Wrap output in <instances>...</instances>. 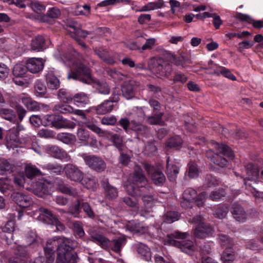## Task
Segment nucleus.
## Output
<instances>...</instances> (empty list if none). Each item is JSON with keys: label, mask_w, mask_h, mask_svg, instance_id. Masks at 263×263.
Segmentation results:
<instances>
[{"label": "nucleus", "mask_w": 263, "mask_h": 263, "mask_svg": "<svg viewBox=\"0 0 263 263\" xmlns=\"http://www.w3.org/2000/svg\"><path fill=\"white\" fill-rule=\"evenodd\" d=\"M126 191L129 195H141L144 190H152L140 165L136 164L130 178L125 184Z\"/></svg>", "instance_id": "f257e3e1"}, {"label": "nucleus", "mask_w": 263, "mask_h": 263, "mask_svg": "<svg viewBox=\"0 0 263 263\" xmlns=\"http://www.w3.org/2000/svg\"><path fill=\"white\" fill-rule=\"evenodd\" d=\"M57 242V255L55 263H78L79 258L72 251L77 247V243L69 238H60Z\"/></svg>", "instance_id": "f03ea898"}, {"label": "nucleus", "mask_w": 263, "mask_h": 263, "mask_svg": "<svg viewBox=\"0 0 263 263\" xmlns=\"http://www.w3.org/2000/svg\"><path fill=\"white\" fill-rule=\"evenodd\" d=\"M213 149L216 151L214 152L211 149L208 150L206 152V157L215 164L221 167L226 166L228 163L227 160L222 156L233 157V154L231 149L228 146L220 144L216 142L212 143Z\"/></svg>", "instance_id": "7ed1b4c3"}, {"label": "nucleus", "mask_w": 263, "mask_h": 263, "mask_svg": "<svg viewBox=\"0 0 263 263\" xmlns=\"http://www.w3.org/2000/svg\"><path fill=\"white\" fill-rule=\"evenodd\" d=\"M189 236L187 233H182L178 231H174L171 234L167 235L164 239V244L169 245L177 247L187 254H192L194 251L193 242L191 240L178 241L174 239H183Z\"/></svg>", "instance_id": "20e7f679"}, {"label": "nucleus", "mask_w": 263, "mask_h": 263, "mask_svg": "<svg viewBox=\"0 0 263 263\" xmlns=\"http://www.w3.org/2000/svg\"><path fill=\"white\" fill-rule=\"evenodd\" d=\"M148 67L158 77L168 78L173 71L171 64L162 59H151L148 62Z\"/></svg>", "instance_id": "39448f33"}, {"label": "nucleus", "mask_w": 263, "mask_h": 263, "mask_svg": "<svg viewBox=\"0 0 263 263\" xmlns=\"http://www.w3.org/2000/svg\"><path fill=\"white\" fill-rule=\"evenodd\" d=\"M68 79H73L82 82L90 84L93 82L90 69L82 63H76L71 72L68 75Z\"/></svg>", "instance_id": "423d86ee"}, {"label": "nucleus", "mask_w": 263, "mask_h": 263, "mask_svg": "<svg viewBox=\"0 0 263 263\" xmlns=\"http://www.w3.org/2000/svg\"><path fill=\"white\" fill-rule=\"evenodd\" d=\"M42 125L44 126L54 127L57 128H68L73 129L76 124L73 122L63 120L54 114L46 115L42 118Z\"/></svg>", "instance_id": "0eeeda50"}, {"label": "nucleus", "mask_w": 263, "mask_h": 263, "mask_svg": "<svg viewBox=\"0 0 263 263\" xmlns=\"http://www.w3.org/2000/svg\"><path fill=\"white\" fill-rule=\"evenodd\" d=\"M82 157L85 163L91 169L100 173L105 171L106 164L101 157L96 155L83 154Z\"/></svg>", "instance_id": "6e6552de"}, {"label": "nucleus", "mask_w": 263, "mask_h": 263, "mask_svg": "<svg viewBox=\"0 0 263 263\" xmlns=\"http://www.w3.org/2000/svg\"><path fill=\"white\" fill-rule=\"evenodd\" d=\"M11 198L19 206L23 208H27L33 203L29 195L22 193L14 192L11 195Z\"/></svg>", "instance_id": "1a4fd4ad"}, {"label": "nucleus", "mask_w": 263, "mask_h": 263, "mask_svg": "<svg viewBox=\"0 0 263 263\" xmlns=\"http://www.w3.org/2000/svg\"><path fill=\"white\" fill-rule=\"evenodd\" d=\"M64 169L66 176L71 180L80 181L83 179V173L77 166L67 164Z\"/></svg>", "instance_id": "9d476101"}, {"label": "nucleus", "mask_w": 263, "mask_h": 263, "mask_svg": "<svg viewBox=\"0 0 263 263\" xmlns=\"http://www.w3.org/2000/svg\"><path fill=\"white\" fill-rule=\"evenodd\" d=\"M101 185L104 189L105 196L107 199L113 200L118 197L117 189L109 184L108 179L105 178L101 180Z\"/></svg>", "instance_id": "9b49d317"}, {"label": "nucleus", "mask_w": 263, "mask_h": 263, "mask_svg": "<svg viewBox=\"0 0 263 263\" xmlns=\"http://www.w3.org/2000/svg\"><path fill=\"white\" fill-rule=\"evenodd\" d=\"M202 225L197 226L194 230V235L199 238H204L211 234L214 230L213 227L209 223L205 222Z\"/></svg>", "instance_id": "f8f14e48"}, {"label": "nucleus", "mask_w": 263, "mask_h": 263, "mask_svg": "<svg viewBox=\"0 0 263 263\" xmlns=\"http://www.w3.org/2000/svg\"><path fill=\"white\" fill-rule=\"evenodd\" d=\"M57 245V242L55 240H49L47 241L46 247L44 248L45 256L46 263H53L54 258V251L53 249Z\"/></svg>", "instance_id": "ddd939ff"}, {"label": "nucleus", "mask_w": 263, "mask_h": 263, "mask_svg": "<svg viewBox=\"0 0 263 263\" xmlns=\"http://www.w3.org/2000/svg\"><path fill=\"white\" fill-rule=\"evenodd\" d=\"M26 64L28 70L32 73L39 72L44 67L43 60L41 58H30L27 61Z\"/></svg>", "instance_id": "4468645a"}, {"label": "nucleus", "mask_w": 263, "mask_h": 263, "mask_svg": "<svg viewBox=\"0 0 263 263\" xmlns=\"http://www.w3.org/2000/svg\"><path fill=\"white\" fill-rule=\"evenodd\" d=\"M54 183L58 190L62 193L72 196H78V191L72 187H68L64 183L63 180L57 178L54 181Z\"/></svg>", "instance_id": "2eb2a0df"}, {"label": "nucleus", "mask_w": 263, "mask_h": 263, "mask_svg": "<svg viewBox=\"0 0 263 263\" xmlns=\"http://www.w3.org/2000/svg\"><path fill=\"white\" fill-rule=\"evenodd\" d=\"M93 50L96 54L106 63L109 65H113L115 63V57L106 49L99 47L94 48Z\"/></svg>", "instance_id": "dca6fc26"}, {"label": "nucleus", "mask_w": 263, "mask_h": 263, "mask_svg": "<svg viewBox=\"0 0 263 263\" xmlns=\"http://www.w3.org/2000/svg\"><path fill=\"white\" fill-rule=\"evenodd\" d=\"M106 135L108 136L109 140L120 152H123L125 150L126 146L123 143L122 136L109 132H107Z\"/></svg>", "instance_id": "f3484780"}, {"label": "nucleus", "mask_w": 263, "mask_h": 263, "mask_svg": "<svg viewBox=\"0 0 263 263\" xmlns=\"http://www.w3.org/2000/svg\"><path fill=\"white\" fill-rule=\"evenodd\" d=\"M14 225L13 221L9 220L3 228L2 237L5 239L6 242L8 245L11 244L13 240V235L11 232L14 231Z\"/></svg>", "instance_id": "a211bd4d"}, {"label": "nucleus", "mask_w": 263, "mask_h": 263, "mask_svg": "<svg viewBox=\"0 0 263 263\" xmlns=\"http://www.w3.org/2000/svg\"><path fill=\"white\" fill-rule=\"evenodd\" d=\"M135 82L134 81L124 82L121 86L122 95L126 99H131L135 96Z\"/></svg>", "instance_id": "6ab92c4d"}, {"label": "nucleus", "mask_w": 263, "mask_h": 263, "mask_svg": "<svg viewBox=\"0 0 263 263\" xmlns=\"http://www.w3.org/2000/svg\"><path fill=\"white\" fill-rule=\"evenodd\" d=\"M46 152L53 157L64 159L69 157L67 153L63 150L55 145H49L46 147Z\"/></svg>", "instance_id": "aec40b11"}, {"label": "nucleus", "mask_w": 263, "mask_h": 263, "mask_svg": "<svg viewBox=\"0 0 263 263\" xmlns=\"http://www.w3.org/2000/svg\"><path fill=\"white\" fill-rule=\"evenodd\" d=\"M40 218L44 222L48 224H52L57 217L53 214L52 212L49 210L44 208H40Z\"/></svg>", "instance_id": "412c9836"}, {"label": "nucleus", "mask_w": 263, "mask_h": 263, "mask_svg": "<svg viewBox=\"0 0 263 263\" xmlns=\"http://www.w3.org/2000/svg\"><path fill=\"white\" fill-rule=\"evenodd\" d=\"M126 242V238L124 236L115 238L110 240L108 250L120 254L122 247L125 245Z\"/></svg>", "instance_id": "4be33fe9"}, {"label": "nucleus", "mask_w": 263, "mask_h": 263, "mask_svg": "<svg viewBox=\"0 0 263 263\" xmlns=\"http://www.w3.org/2000/svg\"><path fill=\"white\" fill-rule=\"evenodd\" d=\"M170 157L168 156L166 160V174L168 179L171 181H174L175 180L179 173V167L173 163H170Z\"/></svg>", "instance_id": "5701e85b"}, {"label": "nucleus", "mask_w": 263, "mask_h": 263, "mask_svg": "<svg viewBox=\"0 0 263 263\" xmlns=\"http://www.w3.org/2000/svg\"><path fill=\"white\" fill-rule=\"evenodd\" d=\"M21 100L22 103L30 111H39L41 108V107L43 106L42 104L33 100L30 97H22Z\"/></svg>", "instance_id": "b1692460"}, {"label": "nucleus", "mask_w": 263, "mask_h": 263, "mask_svg": "<svg viewBox=\"0 0 263 263\" xmlns=\"http://www.w3.org/2000/svg\"><path fill=\"white\" fill-rule=\"evenodd\" d=\"M231 212L233 217L237 221L243 222L246 220L247 214L241 205L237 204H233Z\"/></svg>", "instance_id": "393cba45"}, {"label": "nucleus", "mask_w": 263, "mask_h": 263, "mask_svg": "<svg viewBox=\"0 0 263 263\" xmlns=\"http://www.w3.org/2000/svg\"><path fill=\"white\" fill-rule=\"evenodd\" d=\"M132 196H141L142 200L145 206H149L156 201L153 189L152 190H144L142 194L139 195H132Z\"/></svg>", "instance_id": "a878e982"}, {"label": "nucleus", "mask_w": 263, "mask_h": 263, "mask_svg": "<svg viewBox=\"0 0 263 263\" xmlns=\"http://www.w3.org/2000/svg\"><path fill=\"white\" fill-rule=\"evenodd\" d=\"M130 129L135 132L138 136H146L149 132V128L146 125L132 120L130 123Z\"/></svg>", "instance_id": "bb28decb"}, {"label": "nucleus", "mask_w": 263, "mask_h": 263, "mask_svg": "<svg viewBox=\"0 0 263 263\" xmlns=\"http://www.w3.org/2000/svg\"><path fill=\"white\" fill-rule=\"evenodd\" d=\"M78 196H74L77 198L76 202L72 203L68 208V212L74 217H78L80 214V208L83 201V195L78 191Z\"/></svg>", "instance_id": "cd10ccee"}, {"label": "nucleus", "mask_w": 263, "mask_h": 263, "mask_svg": "<svg viewBox=\"0 0 263 263\" xmlns=\"http://www.w3.org/2000/svg\"><path fill=\"white\" fill-rule=\"evenodd\" d=\"M46 82L49 89H57L60 87V82L52 72H49L46 74Z\"/></svg>", "instance_id": "c85d7f7f"}, {"label": "nucleus", "mask_w": 263, "mask_h": 263, "mask_svg": "<svg viewBox=\"0 0 263 263\" xmlns=\"http://www.w3.org/2000/svg\"><path fill=\"white\" fill-rule=\"evenodd\" d=\"M24 173L26 177L30 180L34 179L42 175L40 170L35 165L31 164H27L25 166Z\"/></svg>", "instance_id": "c756f323"}, {"label": "nucleus", "mask_w": 263, "mask_h": 263, "mask_svg": "<svg viewBox=\"0 0 263 263\" xmlns=\"http://www.w3.org/2000/svg\"><path fill=\"white\" fill-rule=\"evenodd\" d=\"M183 143V140L179 136L172 137L168 139L165 142L166 149L174 148L179 149Z\"/></svg>", "instance_id": "7c9ffc66"}, {"label": "nucleus", "mask_w": 263, "mask_h": 263, "mask_svg": "<svg viewBox=\"0 0 263 263\" xmlns=\"http://www.w3.org/2000/svg\"><path fill=\"white\" fill-rule=\"evenodd\" d=\"M113 108L112 101L107 100L97 107L96 111L99 115H104L111 112Z\"/></svg>", "instance_id": "2f4dec72"}, {"label": "nucleus", "mask_w": 263, "mask_h": 263, "mask_svg": "<svg viewBox=\"0 0 263 263\" xmlns=\"http://www.w3.org/2000/svg\"><path fill=\"white\" fill-rule=\"evenodd\" d=\"M45 40L42 35H37L32 40L31 46L33 50L40 51L43 50L45 47Z\"/></svg>", "instance_id": "473e14b6"}, {"label": "nucleus", "mask_w": 263, "mask_h": 263, "mask_svg": "<svg viewBox=\"0 0 263 263\" xmlns=\"http://www.w3.org/2000/svg\"><path fill=\"white\" fill-rule=\"evenodd\" d=\"M245 168L248 176V178L244 179V183L247 185V180H253L254 177L258 175L259 170L256 166L251 163L246 164L245 165Z\"/></svg>", "instance_id": "72a5a7b5"}, {"label": "nucleus", "mask_w": 263, "mask_h": 263, "mask_svg": "<svg viewBox=\"0 0 263 263\" xmlns=\"http://www.w3.org/2000/svg\"><path fill=\"white\" fill-rule=\"evenodd\" d=\"M151 178L154 183L156 185H162L166 180L163 173L158 169H156L153 172Z\"/></svg>", "instance_id": "f704fd0d"}, {"label": "nucleus", "mask_w": 263, "mask_h": 263, "mask_svg": "<svg viewBox=\"0 0 263 263\" xmlns=\"http://www.w3.org/2000/svg\"><path fill=\"white\" fill-rule=\"evenodd\" d=\"M52 111L57 113L68 114L73 113V108L70 105L59 103L54 105Z\"/></svg>", "instance_id": "c9c22d12"}, {"label": "nucleus", "mask_w": 263, "mask_h": 263, "mask_svg": "<svg viewBox=\"0 0 263 263\" xmlns=\"http://www.w3.org/2000/svg\"><path fill=\"white\" fill-rule=\"evenodd\" d=\"M164 6V2L163 0H158L154 2H150L146 5L142 6L139 11H148L157 9H160Z\"/></svg>", "instance_id": "e433bc0d"}, {"label": "nucleus", "mask_w": 263, "mask_h": 263, "mask_svg": "<svg viewBox=\"0 0 263 263\" xmlns=\"http://www.w3.org/2000/svg\"><path fill=\"white\" fill-rule=\"evenodd\" d=\"M137 251L142 258L146 260L149 261L151 259V252L150 249L145 245L142 243L137 245Z\"/></svg>", "instance_id": "4c0bfd02"}, {"label": "nucleus", "mask_w": 263, "mask_h": 263, "mask_svg": "<svg viewBox=\"0 0 263 263\" xmlns=\"http://www.w3.org/2000/svg\"><path fill=\"white\" fill-rule=\"evenodd\" d=\"M127 228L131 232L138 234H144L148 231V228L140 223L131 222L127 225Z\"/></svg>", "instance_id": "58836bf2"}, {"label": "nucleus", "mask_w": 263, "mask_h": 263, "mask_svg": "<svg viewBox=\"0 0 263 263\" xmlns=\"http://www.w3.org/2000/svg\"><path fill=\"white\" fill-rule=\"evenodd\" d=\"M91 7L89 5L85 4L83 6H76L73 13L76 15H84L89 16L90 15Z\"/></svg>", "instance_id": "ea45409f"}, {"label": "nucleus", "mask_w": 263, "mask_h": 263, "mask_svg": "<svg viewBox=\"0 0 263 263\" xmlns=\"http://www.w3.org/2000/svg\"><path fill=\"white\" fill-rule=\"evenodd\" d=\"M81 209L89 218L93 219L97 217L96 214L90 204L88 202L85 201L83 196V201L81 203Z\"/></svg>", "instance_id": "a19ab883"}, {"label": "nucleus", "mask_w": 263, "mask_h": 263, "mask_svg": "<svg viewBox=\"0 0 263 263\" xmlns=\"http://www.w3.org/2000/svg\"><path fill=\"white\" fill-rule=\"evenodd\" d=\"M13 167V165L8 160L0 159V175H3L7 173L12 172Z\"/></svg>", "instance_id": "79ce46f5"}, {"label": "nucleus", "mask_w": 263, "mask_h": 263, "mask_svg": "<svg viewBox=\"0 0 263 263\" xmlns=\"http://www.w3.org/2000/svg\"><path fill=\"white\" fill-rule=\"evenodd\" d=\"M58 98L62 102L68 103L73 100V96L65 89H60L58 93Z\"/></svg>", "instance_id": "37998d69"}, {"label": "nucleus", "mask_w": 263, "mask_h": 263, "mask_svg": "<svg viewBox=\"0 0 263 263\" xmlns=\"http://www.w3.org/2000/svg\"><path fill=\"white\" fill-rule=\"evenodd\" d=\"M221 259L223 263H233L235 259L234 252L230 249H226L221 257Z\"/></svg>", "instance_id": "c03bdc74"}, {"label": "nucleus", "mask_w": 263, "mask_h": 263, "mask_svg": "<svg viewBox=\"0 0 263 263\" xmlns=\"http://www.w3.org/2000/svg\"><path fill=\"white\" fill-rule=\"evenodd\" d=\"M58 139L66 144H72L76 141L74 135L69 133H61L58 134Z\"/></svg>", "instance_id": "a18cd8bd"}, {"label": "nucleus", "mask_w": 263, "mask_h": 263, "mask_svg": "<svg viewBox=\"0 0 263 263\" xmlns=\"http://www.w3.org/2000/svg\"><path fill=\"white\" fill-rule=\"evenodd\" d=\"M180 215L175 211H168L164 215V221L167 223H172L179 220Z\"/></svg>", "instance_id": "49530a36"}, {"label": "nucleus", "mask_w": 263, "mask_h": 263, "mask_svg": "<svg viewBox=\"0 0 263 263\" xmlns=\"http://www.w3.org/2000/svg\"><path fill=\"white\" fill-rule=\"evenodd\" d=\"M73 100L75 104L79 103L82 105L88 104L89 99L87 94L84 92H80L73 96Z\"/></svg>", "instance_id": "de8ad7c7"}, {"label": "nucleus", "mask_w": 263, "mask_h": 263, "mask_svg": "<svg viewBox=\"0 0 263 263\" xmlns=\"http://www.w3.org/2000/svg\"><path fill=\"white\" fill-rule=\"evenodd\" d=\"M36 95L39 97H43L47 92V88L43 82L37 81L34 86Z\"/></svg>", "instance_id": "09e8293b"}, {"label": "nucleus", "mask_w": 263, "mask_h": 263, "mask_svg": "<svg viewBox=\"0 0 263 263\" xmlns=\"http://www.w3.org/2000/svg\"><path fill=\"white\" fill-rule=\"evenodd\" d=\"M83 184L88 189L92 190H96L99 185L97 179L93 177L85 178Z\"/></svg>", "instance_id": "8fccbe9b"}, {"label": "nucleus", "mask_w": 263, "mask_h": 263, "mask_svg": "<svg viewBox=\"0 0 263 263\" xmlns=\"http://www.w3.org/2000/svg\"><path fill=\"white\" fill-rule=\"evenodd\" d=\"M196 195L197 192L194 189L188 188L183 193V199H184L187 203H189V201H193L195 200Z\"/></svg>", "instance_id": "3c124183"}, {"label": "nucleus", "mask_w": 263, "mask_h": 263, "mask_svg": "<svg viewBox=\"0 0 263 263\" xmlns=\"http://www.w3.org/2000/svg\"><path fill=\"white\" fill-rule=\"evenodd\" d=\"M27 66L22 64H16L13 69V74L16 77H22L27 72Z\"/></svg>", "instance_id": "603ef678"}, {"label": "nucleus", "mask_w": 263, "mask_h": 263, "mask_svg": "<svg viewBox=\"0 0 263 263\" xmlns=\"http://www.w3.org/2000/svg\"><path fill=\"white\" fill-rule=\"evenodd\" d=\"M211 74H215L216 75H219L221 74L224 76L225 77L230 79L233 81H235L236 80L235 76L228 69L225 67L220 68V70H214L213 72L211 73Z\"/></svg>", "instance_id": "864d4df0"}, {"label": "nucleus", "mask_w": 263, "mask_h": 263, "mask_svg": "<svg viewBox=\"0 0 263 263\" xmlns=\"http://www.w3.org/2000/svg\"><path fill=\"white\" fill-rule=\"evenodd\" d=\"M226 195L224 190L222 188H219L212 191L210 195L209 199L212 201H217Z\"/></svg>", "instance_id": "5fc2aeb1"}, {"label": "nucleus", "mask_w": 263, "mask_h": 263, "mask_svg": "<svg viewBox=\"0 0 263 263\" xmlns=\"http://www.w3.org/2000/svg\"><path fill=\"white\" fill-rule=\"evenodd\" d=\"M45 168L50 171L51 173L60 175L65 170L64 168L60 164L49 163L45 166Z\"/></svg>", "instance_id": "6e6d98bb"}, {"label": "nucleus", "mask_w": 263, "mask_h": 263, "mask_svg": "<svg viewBox=\"0 0 263 263\" xmlns=\"http://www.w3.org/2000/svg\"><path fill=\"white\" fill-rule=\"evenodd\" d=\"M0 116L3 118L11 121L15 118L14 111L11 109L0 108Z\"/></svg>", "instance_id": "4d7b16f0"}, {"label": "nucleus", "mask_w": 263, "mask_h": 263, "mask_svg": "<svg viewBox=\"0 0 263 263\" xmlns=\"http://www.w3.org/2000/svg\"><path fill=\"white\" fill-rule=\"evenodd\" d=\"M187 175L190 178H194L198 176L199 170L196 164L194 163L188 164Z\"/></svg>", "instance_id": "13d9d810"}, {"label": "nucleus", "mask_w": 263, "mask_h": 263, "mask_svg": "<svg viewBox=\"0 0 263 263\" xmlns=\"http://www.w3.org/2000/svg\"><path fill=\"white\" fill-rule=\"evenodd\" d=\"M27 5H29L34 12L38 13H40L45 10V6L37 1L27 2Z\"/></svg>", "instance_id": "bf43d9fd"}, {"label": "nucleus", "mask_w": 263, "mask_h": 263, "mask_svg": "<svg viewBox=\"0 0 263 263\" xmlns=\"http://www.w3.org/2000/svg\"><path fill=\"white\" fill-rule=\"evenodd\" d=\"M73 229L77 234L80 237H82L85 235V232L83 228V223L79 221H76L72 223Z\"/></svg>", "instance_id": "052dcab7"}, {"label": "nucleus", "mask_w": 263, "mask_h": 263, "mask_svg": "<svg viewBox=\"0 0 263 263\" xmlns=\"http://www.w3.org/2000/svg\"><path fill=\"white\" fill-rule=\"evenodd\" d=\"M228 212V209L226 206H221L217 208L214 212V215L216 218L223 219L226 217Z\"/></svg>", "instance_id": "680f3d73"}, {"label": "nucleus", "mask_w": 263, "mask_h": 263, "mask_svg": "<svg viewBox=\"0 0 263 263\" xmlns=\"http://www.w3.org/2000/svg\"><path fill=\"white\" fill-rule=\"evenodd\" d=\"M86 126L90 130L98 134L100 136L106 135L107 131L102 130L101 128L97 126L95 124L91 122L86 123Z\"/></svg>", "instance_id": "e2e57ef3"}, {"label": "nucleus", "mask_w": 263, "mask_h": 263, "mask_svg": "<svg viewBox=\"0 0 263 263\" xmlns=\"http://www.w3.org/2000/svg\"><path fill=\"white\" fill-rule=\"evenodd\" d=\"M110 240L104 236L103 234L95 242L100 246L102 248L108 250Z\"/></svg>", "instance_id": "0e129e2a"}, {"label": "nucleus", "mask_w": 263, "mask_h": 263, "mask_svg": "<svg viewBox=\"0 0 263 263\" xmlns=\"http://www.w3.org/2000/svg\"><path fill=\"white\" fill-rule=\"evenodd\" d=\"M15 254L16 256L22 258H29L28 257V250L25 246H18L15 250Z\"/></svg>", "instance_id": "69168bd1"}, {"label": "nucleus", "mask_w": 263, "mask_h": 263, "mask_svg": "<svg viewBox=\"0 0 263 263\" xmlns=\"http://www.w3.org/2000/svg\"><path fill=\"white\" fill-rule=\"evenodd\" d=\"M163 115V113H159L154 116H149L146 121L150 124H159L161 122Z\"/></svg>", "instance_id": "338daca9"}, {"label": "nucleus", "mask_w": 263, "mask_h": 263, "mask_svg": "<svg viewBox=\"0 0 263 263\" xmlns=\"http://www.w3.org/2000/svg\"><path fill=\"white\" fill-rule=\"evenodd\" d=\"M13 182L16 186L23 187L25 183V178L23 173H18L13 177Z\"/></svg>", "instance_id": "774afa93"}]
</instances>
